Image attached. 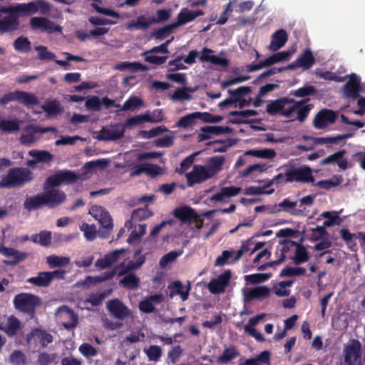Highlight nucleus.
Returning a JSON list of instances; mask_svg holds the SVG:
<instances>
[{
	"label": "nucleus",
	"instance_id": "nucleus-14",
	"mask_svg": "<svg viewBox=\"0 0 365 365\" xmlns=\"http://www.w3.org/2000/svg\"><path fill=\"white\" fill-rule=\"evenodd\" d=\"M30 25L34 29H41L51 34L61 32V27L44 17H33L30 19Z\"/></svg>",
	"mask_w": 365,
	"mask_h": 365
},
{
	"label": "nucleus",
	"instance_id": "nucleus-31",
	"mask_svg": "<svg viewBox=\"0 0 365 365\" xmlns=\"http://www.w3.org/2000/svg\"><path fill=\"white\" fill-rule=\"evenodd\" d=\"M155 21L154 19L146 18L144 16H140L135 20L128 23L126 25V28L130 31L145 30Z\"/></svg>",
	"mask_w": 365,
	"mask_h": 365
},
{
	"label": "nucleus",
	"instance_id": "nucleus-2",
	"mask_svg": "<svg viewBox=\"0 0 365 365\" xmlns=\"http://www.w3.org/2000/svg\"><path fill=\"white\" fill-rule=\"evenodd\" d=\"M50 9L48 4L37 0L26 4H17L7 7H0L1 13H12L19 16H29L39 12L46 14Z\"/></svg>",
	"mask_w": 365,
	"mask_h": 365
},
{
	"label": "nucleus",
	"instance_id": "nucleus-21",
	"mask_svg": "<svg viewBox=\"0 0 365 365\" xmlns=\"http://www.w3.org/2000/svg\"><path fill=\"white\" fill-rule=\"evenodd\" d=\"M29 155L33 158L27 161V165L34 168L38 163H47L53 160V155L46 150H31Z\"/></svg>",
	"mask_w": 365,
	"mask_h": 365
},
{
	"label": "nucleus",
	"instance_id": "nucleus-9",
	"mask_svg": "<svg viewBox=\"0 0 365 365\" xmlns=\"http://www.w3.org/2000/svg\"><path fill=\"white\" fill-rule=\"evenodd\" d=\"M57 320L66 329H73L78 324V316L68 307L62 306L56 312Z\"/></svg>",
	"mask_w": 365,
	"mask_h": 365
},
{
	"label": "nucleus",
	"instance_id": "nucleus-41",
	"mask_svg": "<svg viewBox=\"0 0 365 365\" xmlns=\"http://www.w3.org/2000/svg\"><path fill=\"white\" fill-rule=\"evenodd\" d=\"M314 58L310 50H306L297 59V63L304 69H308L314 63Z\"/></svg>",
	"mask_w": 365,
	"mask_h": 365
},
{
	"label": "nucleus",
	"instance_id": "nucleus-50",
	"mask_svg": "<svg viewBox=\"0 0 365 365\" xmlns=\"http://www.w3.org/2000/svg\"><path fill=\"white\" fill-rule=\"evenodd\" d=\"M146 232L145 225H138L135 227V230L131 232L130 237L128 238L127 242L129 244H134L140 242L142 236Z\"/></svg>",
	"mask_w": 365,
	"mask_h": 365
},
{
	"label": "nucleus",
	"instance_id": "nucleus-51",
	"mask_svg": "<svg viewBox=\"0 0 365 365\" xmlns=\"http://www.w3.org/2000/svg\"><path fill=\"white\" fill-rule=\"evenodd\" d=\"M168 129L165 126H158L150 130H141L139 135L145 139H149L158 136L162 133L168 132Z\"/></svg>",
	"mask_w": 365,
	"mask_h": 365
},
{
	"label": "nucleus",
	"instance_id": "nucleus-10",
	"mask_svg": "<svg viewBox=\"0 0 365 365\" xmlns=\"http://www.w3.org/2000/svg\"><path fill=\"white\" fill-rule=\"evenodd\" d=\"M45 205L51 207H56L66 200V194L57 188L43 186L42 192Z\"/></svg>",
	"mask_w": 365,
	"mask_h": 365
},
{
	"label": "nucleus",
	"instance_id": "nucleus-38",
	"mask_svg": "<svg viewBox=\"0 0 365 365\" xmlns=\"http://www.w3.org/2000/svg\"><path fill=\"white\" fill-rule=\"evenodd\" d=\"M245 154L264 159H273L277 155L275 150L272 148L249 150Z\"/></svg>",
	"mask_w": 365,
	"mask_h": 365
},
{
	"label": "nucleus",
	"instance_id": "nucleus-44",
	"mask_svg": "<svg viewBox=\"0 0 365 365\" xmlns=\"http://www.w3.org/2000/svg\"><path fill=\"white\" fill-rule=\"evenodd\" d=\"M16 101L27 106H32L38 103L37 98L34 94L24 91H16Z\"/></svg>",
	"mask_w": 365,
	"mask_h": 365
},
{
	"label": "nucleus",
	"instance_id": "nucleus-43",
	"mask_svg": "<svg viewBox=\"0 0 365 365\" xmlns=\"http://www.w3.org/2000/svg\"><path fill=\"white\" fill-rule=\"evenodd\" d=\"M27 282L38 287H47L51 281L48 272H43L36 277L29 278Z\"/></svg>",
	"mask_w": 365,
	"mask_h": 365
},
{
	"label": "nucleus",
	"instance_id": "nucleus-4",
	"mask_svg": "<svg viewBox=\"0 0 365 365\" xmlns=\"http://www.w3.org/2000/svg\"><path fill=\"white\" fill-rule=\"evenodd\" d=\"M311 108L309 105H305L303 101H295L293 99L288 98L282 115L290 120L297 119L299 122H303L307 118Z\"/></svg>",
	"mask_w": 365,
	"mask_h": 365
},
{
	"label": "nucleus",
	"instance_id": "nucleus-48",
	"mask_svg": "<svg viewBox=\"0 0 365 365\" xmlns=\"http://www.w3.org/2000/svg\"><path fill=\"white\" fill-rule=\"evenodd\" d=\"M46 262L51 268L64 267L69 264L70 258L68 257L50 255L46 257Z\"/></svg>",
	"mask_w": 365,
	"mask_h": 365
},
{
	"label": "nucleus",
	"instance_id": "nucleus-30",
	"mask_svg": "<svg viewBox=\"0 0 365 365\" xmlns=\"http://www.w3.org/2000/svg\"><path fill=\"white\" fill-rule=\"evenodd\" d=\"M145 106V103L141 98L135 96H131L120 106V110L123 111H134Z\"/></svg>",
	"mask_w": 365,
	"mask_h": 365
},
{
	"label": "nucleus",
	"instance_id": "nucleus-53",
	"mask_svg": "<svg viewBox=\"0 0 365 365\" xmlns=\"http://www.w3.org/2000/svg\"><path fill=\"white\" fill-rule=\"evenodd\" d=\"M270 277L271 274L267 273H257L245 275L244 277L247 284L251 283L253 284L264 282L268 280Z\"/></svg>",
	"mask_w": 365,
	"mask_h": 365
},
{
	"label": "nucleus",
	"instance_id": "nucleus-20",
	"mask_svg": "<svg viewBox=\"0 0 365 365\" xmlns=\"http://www.w3.org/2000/svg\"><path fill=\"white\" fill-rule=\"evenodd\" d=\"M163 294H154L145 297L139 303V309L144 313H152L155 310V305L163 301Z\"/></svg>",
	"mask_w": 365,
	"mask_h": 365
},
{
	"label": "nucleus",
	"instance_id": "nucleus-16",
	"mask_svg": "<svg viewBox=\"0 0 365 365\" xmlns=\"http://www.w3.org/2000/svg\"><path fill=\"white\" fill-rule=\"evenodd\" d=\"M270 289L266 286H258L253 288H244L242 296L245 302H250L255 299H261L268 297Z\"/></svg>",
	"mask_w": 365,
	"mask_h": 365
},
{
	"label": "nucleus",
	"instance_id": "nucleus-36",
	"mask_svg": "<svg viewBox=\"0 0 365 365\" xmlns=\"http://www.w3.org/2000/svg\"><path fill=\"white\" fill-rule=\"evenodd\" d=\"M27 339L28 341L32 340L39 341L43 346H46L52 341L53 338L51 335L46 333L44 331L36 329L28 336Z\"/></svg>",
	"mask_w": 365,
	"mask_h": 365
},
{
	"label": "nucleus",
	"instance_id": "nucleus-26",
	"mask_svg": "<svg viewBox=\"0 0 365 365\" xmlns=\"http://www.w3.org/2000/svg\"><path fill=\"white\" fill-rule=\"evenodd\" d=\"M169 296L173 298L179 295L182 301H185L189 296L190 286L185 287L180 281H175L168 286Z\"/></svg>",
	"mask_w": 365,
	"mask_h": 365
},
{
	"label": "nucleus",
	"instance_id": "nucleus-54",
	"mask_svg": "<svg viewBox=\"0 0 365 365\" xmlns=\"http://www.w3.org/2000/svg\"><path fill=\"white\" fill-rule=\"evenodd\" d=\"M115 68L118 70H128L130 71H136L138 70L146 71L147 68L140 63L137 62H123L115 65Z\"/></svg>",
	"mask_w": 365,
	"mask_h": 365
},
{
	"label": "nucleus",
	"instance_id": "nucleus-52",
	"mask_svg": "<svg viewBox=\"0 0 365 365\" xmlns=\"http://www.w3.org/2000/svg\"><path fill=\"white\" fill-rule=\"evenodd\" d=\"M19 122L18 120L1 119L0 128L3 131L11 132L19 129Z\"/></svg>",
	"mask_w": 365,
	"mask_h": 365
},
{
	"label": "nucleus",
	"instance_id": "nucleus-6",
	"mask_svg": "<svg viewBox=\"0 0 365 365\" xmlns=\"http://www.w3.org/2000/svg\"><path fill=\"white\" fill-rule=\"evenodd\" d=\"M15 307L24 312H30L40 304L39 299L35 295L21 293L16 295L14 299Z\"/></svg>",
	"mask_w": 365,
	"mask_h": 365
},
{
	"label": "nucleus",
	"instance_id": "nucleus-56",
	"mask_svg": "<svg viewBox=\"0 0 365 365\" xmlns=\"http://www.w3.org/2000/svg\"><path fill=\"white\" fill-rule=\"evenodd\" d=\"M144 351L150 361H158L162 356L163 351L160 346L156 345L150 346Z\"/></svg>",
	"mask_w": 365,
	"mask_h": 365
},
{
	"label": "nucleus",
	"instance_id": "nucleus-17",
	"mask_svg": "<svg viewBox=\"0 0 365 365\" xmlns=\"http://www.w3.org/2000/svg\"><path fill=\"white\" fill-rule=\"evenodd\" d=\"M186 178L188 185L192 186L210 179V177L204 165H195L192 170L186 173Z\"/></svg>",
	"mask_w": 365,
	"mask_h": 365
},
{
	"label": "nucleus",
	"instance_id": "nucleus-64",
	"mask_svg": "<svg viewBox=\"0 0 365 365\" xmlns=\"http://www.w3.org/2000/svg\"><path fill=\"white\" fill-rule=\"evenodd\" d=\"M9 361L13 365H25L26 359L25 355L20 351H13L9 356Z\"/></svg>",
	"mask_w": 365,
	"mask_h": 365
},
{
	"label": "nucleus",
	"instance_id": "nucleus-55",
	"mask_svg": "<svg viewBox=\"0 0 365 365\" xmlns=\"http://www.w3.org/2000/svg\"><path fill=\"white\" fill-rule=\"evenodd\" d=\"M279 209L276 211L278 212H287L294 215V212L296 211V201H291L289 199H284L282 202L278 204Z\"/></svg>",
	"mask_w": 365,
	"mask_h": 365
},
{
	"label": "nucleus",
	"instance_id": "nucleus-28",
	"mask_svg": "<svg viewBox=\"0 0 365 365\" xmlns=\"http://www.w3.org/2000/svg\"><path fill=\"white\" fill-rule=\"evenodd\" d=\"M344 154L345 151L344 150L336 152L324 158L322 161L321 164H336L341 169L346 170L348 168V162L345 158H344Z\"/></svg>",
	"mask_w": 365,
	"mask_h": 365
},
{
	"label": "nucleus",
	"instance_id": "nucleus-60",
	"mask_svg": "<svg viewBox=\"0 0 365 365\" xmlns=\"http://www.w3.org/2000/svg\"><path fill=\"white\" fill-rule=\"evenodd\" d=\"M51 232L49 231H42L38 235L32 236L34 242L39 243L43 246H47L51 243Z\"/></svg>",
	"mask_w": 365,
	"mask_h": 365
},
{
	"label": "nucleus",
	"instance_id": "nucleus-15",
	"mask_svg": "<svg viewBox=\"0 0 365 365\" xmlns=\"http://www.w3.org/2000/svg\"><path fill=\"white\" fill-rule=\"evenodd\" d=\"M108 312L116 319H124L128 317L130 311L122 302L118 299L109 300L106 302Z\"/></svg>",
	"mask_w": 365,
	"mask_h": 365
},
{
	"label": "nucleus",
	"instance_id": "nucleus-5",
	"mask_svg": "<svg viewBox=\"0 0 365 365\" xmlns=\"http://www.w3.org/2000/svg\"><path fill=\"white\" fill-rule=\"evenodd\" d=\"M79 176L68 170L59 171L55 175L50 176L44 183V186L56 188L63 183L70 184L76 182Z\"/></svg>",
	"mask_w": 365,
	"mask_h": 365
},
{
	"label": "nucleus",
	"instance_id": "nucleus-1",
	"mask_svg": "<svg viewBox=\"0 0 365 365\" xmlns=\"http://www.w3.org/2000/svg\"><path fill=\"white\" fill-rule=\"evenodd\" d=\"M281 179L285 182H298L314 183L312 170L307 165L299 168H291L287 170L284 175L282 173L278 174L268 182L267 187L270 186L274 182H278Z\"/></svg>",
	"mask_w": 365,
	"mask_h": 365
},
{
	"label": "nucleus",
	"instance_id": "nucleus-29",
	"mask_svg": "<svg viewBox=\"0 0 365 365\" xmlns=\"http://www.w3.org/2000/svg\"><path fill=\"white\" fill-rule=\"evenodd\" d=\"M39 139V134L36 127L30 125L27 126L23 130V133L20 137V141L21 143L29 145Z\"/></svg>",
	"mask_w": 365,
	"mask_h": 365
},
{
	"label": "nucleus",
	"instance_id": "nucleus-42",
	"mask_svg": "<svg viewBox=\"0 0 365 365\" xmlns=\"http://www.w3.org/2000/svg\"><path fill=\"white\" fill-rule=\"evenodd\" d=\"M104 298V294H96L91 295L86 300L81 301L79 303V307L81 309H90L91 307L100 304Z\"/></svg>",
	"mask_w": 365,
	"mask_h": 365
},
{
	"label": "nucleus",
	"instance_id": "nucleus-7",
	"mask_svg": "<svg viewBox=\"0 0 365 365\" xmlns=\"http://www.w3.org/2000/svg\"><path fill=\"white\" fill-rule=\"evenodd\" d=\"M361 344L357 340H352L343 351V359L340 365H354L361 356Z\"/></svg>",
	"mask_w": 365,
	"mask_h": 365
},
{
	"label": "nucleus",
	"instance_id": "nucleus-3",
	"mask_svg": "<svg viewBox=\"0 0 365 365\" xmlns=\"http://www.w3.org/2000/svg\"><path fill=\"white\" fill-rule=\"evenodd\" d=\"M32 179L31 173L22 168L10 169L0 181V187H14L20 186Z\"/></svg>",
	"mask_w": 365,
	"mask_h": 365
},
{
	"label": "nucleus",
	"instance_id": "nucleus-13",
	"mask_svg": "<svg viewBox=\"0 0 365 365\" xmlns=\"http://www.w3.org/2000/svg\"><path fill=\"white\" fill-rule=\"evenodd\" d=\"M89 213L98 221L102 227L108 230L113 228L111 216L105 208L101 206L93 205L89 210Z\"/></svg>",
	"mask_w": 365,
	"mask_h": 365
},
{
	"label": "nucleus",
	"instance_id": "nucleus-62",
	"mask_svg": "<svg viewBox=\"0 0 365 365\" xmlns=\"http://www.w3.org/2000/svg\"><path fill=\"white\" fill-rule=\"evenodd\" d=\"M79 352L85 357H94L98 354V349L88 343L82 344L78 348Z\"/></svg>",
	"mask_w": 365,
	"mask_h": 365
},
{
	"label": "nucleus",
	"instance_id": "nucleus-58",
	"mask_svg": "<svg viewBox=\"0 0 365 365\" xmlns=\"http://www.w3.org/2000/svg\"><path fill=\"white\" fill-rule=\"evenodd\" d=\"M296 48H292L287 51L275 53L272 56L274 59V63H278L283 61H287L289 60L291 56L295 53Z\"/></svg>",
	"mask_w": 365,
	"mask_h": 365
},
{
	"label": "nucleus",
	"instance_id": "nucleus-63",
	"mask_svg": "<svg viewBox=\"0 0 365 365\" xmlns=\"http://www.w3.org/2000/svg\"><path fill=\"white\" fill-rule=\"evenodd\" d=\"M251 88L249 86H241L234 90L228 91L230 96L235 101H239L242 97L250 93Z\"/></svg>",
	"mask_w": 365,
	"mask_h": 365
},
{
	"label": "nucleus",
	"instance_id": "nucleus-33",
	"mask_svg": "<svg viewBox=\"0 0 365 365\" xmlns=\"http://www.w3.org/2000/svg\"><path fill=\"white\" fill-rule=\"evenodd\" d=\"M41 108L46 113L49 117H54L60 114L63 108L61 103L57 100H53L45 102L42 106Z\"/></svg>",
	"mask_w": 365,
	"mask_h": 365
},
{
	"label": "nucleus",
	"instance_id": "nucleus-37",
	"mask_svg": "<svg viewBox=\"0 0 365 365\" xmlns=\"http://www.w3.org/2000/svg\"><path fill=\"white\" fill-rule=\"evenodd\" d=\"M45 205L42 193L26 199L24 207L28 210H36Z\"/></svg>",
	"mask_w": 365,
	"mask_h": 365
},
{
	"label": "nucleus",
	"instance_id": "nucleus-34",
	"mask_svg": "<svg viewBox=\"0 0 365 365\" xmlns=\"http://www.w3.org/2000/svg\"><path fill=\"white\" fill-rule=\"evenodd\" d=\"M287 102H288V98H281L275 101H271L267 104L266 111L271 115L277 113L282 115Z\"/></svg>",
	"mask_w": 365,
	"mask_h": 365
},
{
	"label": "nucleus",
	"instance_id": "nucleus-61",
	"mask_svg": "<svg viewBox=\"0 0 365 365\" xmlns=\"http://www.w3.org/2000/svg\"><path fill=\"white\" fill-rule=\"evenodd\" d=\"M14 48L20 52H28L31 49V43L26 37H19L14 43Z\"/></svg>",
	"mask_w": 365,
	"mask_h": 365
},
{
	"label": "nucleus",
	"instance_id": "nucleus-46",
	"mask_svg": "<svg viewBox=\"0 0 365 365\" xmlns=\"http://www.w3.org/2000/svg\"><path fill=\"white\" fill-rule=\"evenodd\" d=\"M292 285V281H282L276 284L274 287V293L277 297H286L290 293V287Z\"/></svg>",
	"mask_w": 365,
	"mask_h": 365
},
{
	"label": "nucleus",
	"instance_id": "nucleus-24",
	"mask_svg": "<svg viewBox=\"0 0 365 365\" xmlns=\"http://www.w3.org/2000/svg\"><path fill=\"white\" fill-rule=\"evenodd\" d=\"M203 14L204 12L201 10L191 11L188 9H182L178 15V21L174 23L177 27H179L194 21L197 17Z\"/></svg>",
	"mask_w": 365,
	"mask_h": 365
},
{
	"label": "nucleus",
	"instance_id": "nucleus-25",
	"mask_svg": "<svg viewBox=\"0 0 365 365\" xmlns=\"http://www.w3.org/2000/svg\"><path fill=\"white\" fill-rule=\"evenodd\" d=\"M360 80L357 76L352 74L344 86V94L346 98H356L359 96Z\"/></svg>",
	"mask_w": 365,
	"mask_h": 365
},
{
	"label": "nucleus",
	"instance_id": "nucleus-47",
	"mask_svg": "<svg viewBox=\"0 0 365 365\" xmlns=\"http://www.w3.org/2000/svg\"><path fill=\"white\" fill-rule=\"evenodd\" d=\"M341 182H342L341 178L339 176L335 175L330 179L320 180L317 182H314V183H312V184L316 187L323 188L325 190H329L334 187L339 185V184L341 183Z\"/></svg>",
	"mask_w": 365,
	"mask_h": 365
},
{
	"label": "nucleus",
	"instance_id": "nucleus-32",
	"mask_svg": "<svg viewBox=\"0 0 365 365\" xmlns=\"http://www.w3.org/2000/svg\"><path fill=\"white\" fill-rule=\"evenodd\" d=\"M144 261L145 259L143 256H139L135 262L132 261H124L120 266L115 268V271L119 275L124 274L130 270L139 268L144 263Z\"/></svg>",
	"mask_w": 365,
	"mask_h": 365
},
{
	"label": "nucleus",
	"instance_id": "nucleus-59",
	"mask_svg": "<svg viewBox=\"0 0 365 365\" xmlns=\"http://www.w3.org/2000/svg\"><path fill=\"white\" fill-rule=\"evenodd\" d=\"M80 230L83 232V235L87 240L92 241L96 238V228L94 225L83 222L80 226Z\"/></svg>",
	"mask_w": 365,
	"mask_h": 365
},
{
	"label": "nucleus",
	"instance_id": "nucleus-19",
	"mask_svg": "<svg viewBox=\"0 0 365 365\" xmlns=\"http://www.w3.org/2000/svg\"><path fill=\"white\" fill-rule=\"evenodd\" d=\"M125 252V249L115 250L106 255L103 257L98 259L95 262V266L98 269H106L118 262L120 259V256Z\"/></svg>",
	"mask_w": 365,
	"mask_h": 365
},
{
	"label": "nucleus",
	"instance_id": "nucleus-39",
	"mask_svg": "<svg viewBox=\"0 0 365 365\" xmlns=\"http://www.w3.org/2000/svg\"><path fill=\"white\" fill-rule=\"evenodd\" d=\"M320 217L327 219L323 225L327 228L331 227L334 225H340L342 222V219L339 217V213L336 212L326 211L320 215Z\"/></svg>",
	"mask_w": 365,
	"mask_h": 365
},
{
	"label": "nucleus",
	"instance_id": "nucleus-27",
	"mask_svg": "<svg viewBox=\"0 0 365 365\" xmlns=\"http://www.w3.org/2000/svg\"><path fill=\"white\" fill-rule=\"evenodd\" d=\"M225 158L222 156H216L208 160L204 166L209 174L210 178H212L222 170Z\"/></svg>",
	"mask_w": 365,
	"mask_h": 365
},
{
	"label": "nucleus",
	"instance_id": "nucleus-40",
	"mask_svg": "<svg viewBox=\"0 0 365 365\" xmlns=\"http://www.w3.org/2000/svg\"><path fill=\"white\" fill-rule=\"evenodd\" d=\"M21 328V324L20 321L16 317L11 316L7 319L6 322L2 329L8 335L13 336L16 334Z\"/></svg>",
	"mask_w": 365,
	"mask_h": 365
},
{
	"label": "nucleus",
	"instance_id": "nucleus-57",
	"mask_svg": "<svg viewBox=\"0 0 365 365\" xmlns=\"http://www.w3.org/2000/svg\"><path fill=\"white\" fill-rule=\"evenodd\" d=\"M191 98L192 96L186 88L177 89L171 96V99L174 101H187Z\"/></svg>",
	"mask_w": 365,
	"mask_h": 365
},
{
	"label": "nucleus",
	"instance_id": "nucleus-22",
	"mask_svg": "<svg viewBox=\"0 0 365 365\" xmlns=\"http://www.w3.org/2000/svg\"><path fill=\"white\" fill-rule=\"evenodd\" d=\"M241 190L242 189L240 187H223L210 197V200L215 202H223L230 197L237 196Z\"/></svg>",
	"mask_w": 365,
	"mask_h": 365
},
{
	"label": "nucleus",
	"instance_id": "nucleus-18",
	"mask_svg": "<svg viewBox=\"0 0 365 365\" xmlns=\"http://www.w3.org/2000/svg\"><path fill=\"white\" fill-rule=\"evenodd\" d=\"M315 201V196L309 195L296 201V211L294 216L307 217L310 214V207Z\"/></svg>",
	"mask_w": 365,
	"mask_h": 365
},
{
	"label": "nucleus",
	"instance_id": "nucleus-11",
	"mask_svg": "<svg viewBox=\"0 0 365 365\" xmlns=\"http://www.w3.org/2000/svg\"><path fill=\"white\" fill-rule=\"evenodd\" d=\"M231 279V272L225 270L217 277L212 279L208 284L209 291L212 294L223 293L228 286Z\"/></svg>",
	"mask_w": 365,
	"mask_h": 365
},
{
	"label": "nucleus",
	"instance_id": "nucleus-23",
	"mask_svg": "<svg viewBox=\"0 0 365 365\" xmlns=\"http://www.w3.org/2000/svg\"><path fill=\"white\" fill-rule=\"evenodd\" d=\"M287 40V33L283 29L277 30L271 36V41L268 49L271 51H277L285 45Z\"/></svg>",
	"mask_w": 365,
	"mask_h": 365
},
{
	"label": "nucleus",
	"instance_id": "nucleus-12",
	"mask_svg": "<svg viewBox=\"0 0 365 365\" xmlns=\"http://www.w3.org/2000/svg\"><path fill=\"white\" fill-rule=\"evenodd\" d=\"M338 117V113L332 110L323 109L319 111L313 120L316 128L322 129L333 124Z\"/></svg>",
	"mask_w": 365,
	"mask_h": 365
},
{
	"label": "nucleus",
	"instance_id": "nucleus-45",
	"mask_svg": "<svg viewBox=\"0 0 365 365\" xmlns=\"http://www.w3.org/2000/svg\"><path fill=\"white\" fill-rule=\"evenodd\" d=\"M175 216L183 222L191 221L196 217V213L193 209L187 207L176 209Z\"/></svg>",
	"mask_w": 365,
	"mask_h": 365
},
{
	"label": "nucleus",
	"instance_id": "nucleus-8",
	"mask_svg": "<svg viewBox=\"0 0 365 365\" xmlns=\"http://www.w3.org/2000/svg\"><path fill=\"white\" fill-rule=\"evenodd\" d=\"M125 128L120 124H114L103 127L96 133V138L98 140L113 141L123 138Z\"/></svg>",
	"mask_w": 365,
	"mask_h": 365
},
{
	"label": "nucleus",
	"instance_id": "nucleus-35",
	"mask_svg": "<svg viewBox=\"0 0 365 365\" xmlns=\"http://www.w3.org/2000/svg\"><path fill=\"white\" fill-rule=\"evenodd\" d=\"M0 252L5 257H13L14 258L13 261H5L7 264H16L26 257L25 254L19 252L14 248L6 247L2 244L0 245Z\"/></svg>",
	"mask_w": 365,
	"mask_h": 365
},
{
	"label": "nucleus",
	"instance_id": "nucleus-49",
	"mask_svg": "<svg viewBox=\"0 0 365 365\" xmlns=\"http://www.w3.org/2000/svg\"><path fill=\"white\" fill-rule=\"evenodd\" d=\"M197 115H199V114L194 112L180 118L177 122L175 127L186 128L193 125L195 123V120L197 119Z\"/></svg>",
	"mask_w": 365,
	"mask_h": 365
}]
</instances>
